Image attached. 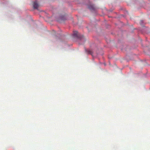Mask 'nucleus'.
<instances>
[{
  "instance_id": "7ed1b4c3",
  "label": "nucleus",
  "mask_w": 150,
  "mask_h": 150,
  "mask_svg": "<svg viewBox=\"0 0 150 150\" xmlns=\"http://www.w3.org/2000/svg\"><path fill=\"white\" fill-rule=\"evenodd\" d=\"M78 32L77 31H75L74 32L73 35L74 37H76L77 36Z\"/></svg>"
},
{
  "instance_id": "f03ea898",
  "label": "nucleus",
  "mask_w": 150,
  "mask_h": 150,
  "mask_svg": "<svg viewBox=\"0 0 150 150\" xmlns=\"http://www.w3.org/2000/svg\"><path fill=\"white\" fill-rule=\"evenodd\" d=\"M86 52H87L88 53L91 54L92 55V57H93V53L92 52V50H91V49H87V50H86Z\"/></svg>"
},
{
  "instance_id": "f257e3e1",
  "label": "nucleus",
  "mask_w": 150,
  "mask_h": 150,
  "mask_svg": "<svg viewBox=\"0 0 150 150\" xmlns=\"http://www.w3.org/2000/svg\"><path fill=\"white\" fill-rule=\"evenodd\" d=\"M38 6V4L36 1H35L33 4V7L34 8L37 9Z\"/></svg>"
},
{
  "instance_id": "39448f33",
  "label": "nucleus",
  "mask_w": 150,
  "mask_h": 150,
  "mask_svg": "<svg viewBox=\"0 0 150 150\" xmlns=\"http://www.w3.org/2000/svg\"><path fill=\"white\" fill-rule=\"evenodd\" d=\"M95 9V7H94V9ZM94 15L95 14V11H94Z\"/></svg>"
},
{
  "instance_id": "20e7f679",
  "label": "nucleus",
  "mask_w": 150,
  "mask_h": 150,
  "mask_svg": "<svg viewBox=\"0 0 150 150\" xmlns=\"http://www.w3.org/2000/svg\"><path fill=\"white\" fill-rule=\"evenodd\" d=\"M88 8L90 10H93V7L92 6H89Z\"/></svg>"
}]
</instances>
